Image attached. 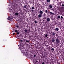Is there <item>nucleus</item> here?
I'll use <instances>...</instances> for the list:
<instances>
[{"instance_id": "nucleus-1", "label": "nucleus", "mask_w": 64, "mask_h": 64, "mask_svg": "<svg viewBox=\"0 0 64 64\" xmlns=\"http://www.w3.org/2000/svg\"><path fill=\"white\" fill-rule=\"evenodd\" d=\"M18 46H19L20 47H19V48L20 49V50L22 52H23L24 51V48L23 46H22L21 45V44L19 45H18Z\"/></svg>"}, {"instance_id": "nucleus-2", "label": "nucleus", "mask_w": 64, "mask_h": 64, "mask_svg": "<svg viewBox=\"0 0 64 64\" xmlns=\"http://www.w3.org/2000/svg\"><path fill=\"white\" fill-rule=\"evenodd\" d=\"M60 40L58 38H57L56 39V44H58L59 43H60Z\"/></svg>"}, {"instance_id": "nucleus-3", "label": "nucleus", "mask_w": 64, "mask_h": 64, "mask_svg": "<svg viewBox=\"0 0 64 64\" xmlns=\"http://www.w3.org/2000/svg\"><path fill=\"white\" fill-rule=\"evenodd\" d=\"M22 53H23L25 55H28V52H26V51H24L23 52H22Z\"/></svg>"}, {"instance_id": "nucleus-4", "label": "nucleus", "mask_w": 64, "mask_h": 64, "mask_svg": "<svg viewBox=\"0 0 64 64\" xmlns=\"http://www.w3.org/2000/svg\"><path fill=\"white\" fill-rule=\"evenodd\" d=\"M24 31H25V32L26 33H27L28 32H28H30V29L29 30H27L25 29V30H24Z\"/></svg>"}, {"instance_id": "nucleus-5", "label": "nucleus", "mask_w": 64, "mask_h": 64, "mask_svg": "<svg viewBox=\"0 0 64 64\" xmlns=\"http://www.w3.org/2000/svg\"><path fill=\"white\" fill-rule=\"evenodd\" d=\"M43 13V11H42L41 10H40V11L39 12V13L40 14H42Z\"/></svg>"}, {"instance_id": "nucleus-6", "label": "nucleus", "mask_w": 64, "mask_h": 64, "mask_svg": "<svg viewBox=\"0 0 64 64\" xmlns=\"http://www.w3.org/2000/svg\"><path fill=\"white\" fill-rule=\"evenodd\" d=\"M38 17L39 18H41L42 17V14H40L38 15Z\"/></svg>"}, {"instance_id": "nucleus-7", "label": "nucleus", "mask_w": 64, "mask_h": 64, "mask_svg": "<svg viewBox=\"0 0 64 64\" xmlns=\"http://www.w3.org/2000/svg\"><path fill=\"white\" fill-rule=\"evenodd\" d=\"M49 13L50 14H52V15H54V13L51 12H49Z\"/></svg>"}, {"instance_id": "nucleus-8", "label": "nucleus", "mask_w": 64, "mask_h": 64, "mask_svg": "<svg viewBox=\"0 0 64 64\" xmlns=\"http://www.w3.org/2000/svg\"><path fill=\"white\" fill-rule=\"evenodd\" d=\"M46 20L47 21H50V19L49 18H47L46 19Z\"/></svg>"}, {"instance_id": "nucleus-9", "label": "nucleus", "mask_w": 64, "mask_h": 64, "mask_svg": "<svg viewBox=\"0 0 64 64\" xmlns=\"http://www.w3.org/2000/svg\"><path fill=\"white\" fill-rule=\"evenodd\" d=\"M55 30L56 31H58L59 30V28H56Z\"/></svg>"}, {"instance_id": "nucleus-10", "label": "nucleus", "mask_w": 64, "mask_h": 64, "mask_svg": "<svg viewBox=\"0 0 64 64\" xmlns=\"http://www.w3.org/2000/svg\"><path fill=\"white\" fill-rule=\"evenodd\" d=\"M49 7H50V8H52L53 7L50 4L49 5Z\"/></svg>"}, {"instance_id": "nucleus-11", "label": "nucleus", "mask_w": 64, "mask_h": 64, "mask_svg": "<svg viewBox=\"0 0 64 64\" xmlns=\"http://www.w3.org/2000/svg\"><path fill=\"white\" fill-rule=\"evenodd\" d=\"M10 20H12L13 19V18L11 16H10Z\"/></svg>"}, {"instance_id": "nucleus-12", "label": "nucleus", "mask_w": 64, "mask_h": 64, "mask_svg": "<svg viewBox=\"0 0 64 64\" xmlns=\"http://www.w3.org/2000/svg\"><path fill=\"white\" fill-rule=\"evenodd\" d=\"M19 14V13H17V12H16L15 14V15H16L17 16H18V14Z\"/></svg>"}, {"instance_id": "nucleus-13", "label": "nucleus", "mask_w": 64, "mask_h": 64, "mask_svg": "<svg viewBox=\"0 0 64 64\" xmlns=\"http://www.w3.org/2000/svg\"><path fill=\"white\" fill-rule=\"evenodd\" d=\"M52 42H55V39L52 40Z\"/></svg>"}, {"instance_id": "nucleus-14", "label": "nucleus", "mask_w": 64, "mask_h": 64, "mask_svg": "<svg viewBox=\"0 0 64 64\" xmlns=\"http://www.w3.org/2000/svg\"><path fill=\"white\" fill-rule=\"evenodd\" d=\"M55 34H56V32H53L52 34L53 36H54Z\"/></svg>"}, {"instance_id": "nucleus-15", "label": "nucleus", "mask_w": 64, "mask_h": 64, "mask_svg": "<svg viewBox=\"0 0 64 64\" xmlns=\"http://www.w3.org/2000/svg\"><path fill=\"white\" fill-rule=\"evenodd\" d=\"M47 1L48 3H50V0H47Z\"/></svg>"}, {"instance_id": "nucleus-16", "label": "nucleus", "mask_w": 64, "mask_h": 64, "mask_svg": "<svg viewBox=\"0 0 64 64\" xmlns=\"http://www.w3.org/2000/svg\"><path fill=\"white\" fill-rule=\"evenodd\" d=\"M45 12L46 13H48V10H45Z\"/></svg>"}, {"instance_id": "nucleus-17", "label": "nucleus", "mask_w": 64, "mask_h": 64, "mask_svg": "<svg viewBox=\"0 0 64 64\" xmlns=\"http://www.w3.org/2000/svg\"><path fill=\"white\" fill-rule=\"evenodd\" d=\"M58 18L59 19H60V16H58Z\"/></svg>"}, {"instance_id": "nucleus-18", "label": "nucleus", "mask_w": 64, "mask_h": 64, "mask_svg": "<svg viewBox=\"0 0 64 64\" xmlns=\"http://www.w3.org/2000/svg\"><path fill=\"white\" fill-rule=\"evenodd\" d=\"M24 6V8H26L27 7V6L26 5Z\"/></svg>"}, {"instance_id": "nucleus-19", "label": "nucleus", "mask_w": 64, "mask_h": 64, "mask_svg": "<svg viewBox=\"0 0 64 64\" xmlns=\"http://www.w3.org/2000/svg\"><path fill=\"white\" fill-rule=\"evenodd\" d=\"M47 36H48V34H46L45 35V37H47Z\"/></svg>"}, {"instance_id": "nucleus-20", "label": "nucleus", "mask_w": 64, "mask_h": 64, "mask_svg": "<svg viewBox=\"0 0 64 64\" xmlns=\"http://www.w3.org/2000/svg\"><path fill=\"white\" fill-rule=\"evenodd\" d=\"M7 19L8 20H10V18H7Z\"/></svg>"}, {"instance_id": "nucleus-21", "label": "nucleus", "mask_w": 64, "mask_h": 64, "mask_svg": "<svg viewBox=\"0 0 64 64\" xmlns=\"http://www.w3.org/2000/svg\"><path fill=\"white\" fill-rule=\"evenodd\" d=\"M51 50H52L53 51H54V49L53 48H52V49H51Z\"/></svg>"}, {"instance_id": "nucleus-22", "label": "nucleus", "mask_w": 64, "mask_h": 64, "mask_svg": "<svg viewBox=\"0 0 64 64\" xmlns=\"http://www.w3.org/2000/svg\"><path fill=\"white\" fill-rule=\"evenodd\" d=\"M32 9H34V7H32Z\"/></svg>"}, {"instance_id": "nucleus-23", "label": "nucleus", "mask_w": 64, "mask_h": 64, "mask_svg": "<svg viewBox=\"0 0 64 64\" xmlns=\"http://www.w3.org/2000/svg\"><path fill=\"white\" fill-rule=\"evenodd\" d=\"M34 22L35 23H37V22L36 20L34 21Z\"/></svg>"}, {"instance_id": "nucleus-24", "label": "nucleus", "mask_w": 64, "mask_h": 64, "mask_svg": "<svg viewBox=\"0 0 64 64\" xmlns=\"http://www.w3.org/2000/svg\"><path fill=\"white\" fill-rule=\"evenodd\" d=\"M20 41L22 42H23V40H21L20 41Z\"/></svg>"}, {"instance_id": "nucleus-25", "label": "nucleus", "mask_w": 64, "mask_h": 64, "mask_svg": "<svg viewBox=\"0 0 64 64\" xmlns=\"http://www.w3.org/2000/svg\"><path fill=\"white\" fill-rule=\"evenodd\" d=\"M34 61H35V62H38V61H37V60H34Z\"/></svg>"}, {"instance_id": "nucleus-26", "label": "nucleus", "mask_w": 64, "mask_h": 64, "mask_svg": "<svg viewBox=\"0 0 64 64\" xmlns=\"http://www.w3.org/2000/svg\"><path fill=\"white\" fill-rule=\"evenodd\" d=\"M15 32H18V31L17 30H16L15 31Z\"/></svg>"}, {"instance_id": "nucleus-27", "label": "nucleus", "mask_w": 64, "mask_h": 64, "mask_svg": "<svg viewBox=\"0 0 64 64\" xmlns=\"http://www.w3.org/2000/svg\"><path fill=\"white\" fill-rule=\"evenodd\" d=\"M16 34H17V35H18V34H19V32H18L16 33Z\"/></svg>"}, {"instance_id": "nucleus-28", "label": "nucleus", "mask_w": 64, "mask_h": 64, "mask_svg": "<svg viewBox=\"0 0 64 64\" xmlns=\"http://www.w3.org/2000/svg\"><path fill=\"white\" fill-rule=\"evenodd\" d=\"M62 7H64V4H62Z\"/></svg>"}, {"instance_id": "nucleus-29", "label": "nucleus", "mask_w": 64, "mask_h": 64, "mask_svg": "<svg viewBox=\"0 0 64 64\" xmlns=\"http://www.w3.org/2000/svg\"><path fill=\"white\" fill-rule=\"evenodd\" d=\"M49 9H50V10H53V9L52 8H49Z\"/></svg>"}, {"instance_id": "nucleus-30", "label": "nucleus", "mask_w": 64, "mask_h": 64, "mask_svg": "<svg viewBox=\"0 0 64 64\" xmlns=\"http://www.w3.org/2000/svg\"><path fill=\"white\" fill-rule=\"evenodd\" d=\"M61 19H63V16H61Z\"/></svg>"}, {"instance_id": "nucleus-31", "label": "nucleus", "mask_w": 64, "mask_h": 64, "mask_svg": "<svg viewBox=\"0 0 64 64\" xmlns=\"http://www.w3.org/2000/svg\"><path fill=\"white\" fill-rule=\"evenodd\" d=\"M26 42H29V41H28L27 40H26Z\"/></svg>"}, {"instance_id": "nucleus-32", "label": "nucleus", "mask_w": 64, "mask_h": 64, "mask_svg": "<svg viewBox=\"0 0 64 64\" xmlns=\"http://www.w3.org/2000/svg\"><path fill=\"white\" fill-rule=\"evenodd\" d=\"M16 27H17V28H19V26H16Z\"/></svg>"}, {"instance_id": "nucleus-33", "label": "nucleus", "mask_w": 64, "mask_h": 64, "mask_svg": "<svg viewBox=\"0 0 64 64\" xmlns=\"http://www.w3.org/2000/svg\"><path fill=\"white\" fill-rule=\"evenodd\" d=\"M36 56V54H34V57H35Z\"/></svg>"}, {"instance_id": "nucleus-34", "label": "nucleus", "mask_w": 64, "mask_h": 64, "mask_svg": "<svg viewBox=\"0 0 64 64\" xmlns=\"http://www.w3.org/2000/svg\"><path fill=\"white\" fill-rule=\"evenodd\" d=\"M42 64H45V63H44V62H43L42 63Z\"/></svg>"}, {"instance_id": "nucleus-35", "label": "nucleus", "mask_w": 64, "mask_h": 64, "mask_svg": "<svg viewBox=\"0 0 64 64\" xmlns=\"http://www.w3.org/2000/svg\"><path fill=\"white\" fill-rule=\"evenodd\" d=\"M34 60H36V58H34Z\"/></svg>"}, {"instance_id": "nucleus-36", "label": "nucleus", "mask_w": 64, "mask_h": 64, "mask_svg": "<svg viewBox=\"0 0 64 64\" xmlns=\"http://www.w3.org/2000/svg\"><path fill=\"white\" fill-rule=\"evenodd\" d=\"M13 35H15V33H13Z\"/></svg>"}, {"instance_id": "nucleus-37", "label": "nucleus", "mask_w": 64, "mask_h": 64, "mask_svg": "<svg viewBox=\"0 0 64 64\" xmlns=\"http://www.w3.org/2000/svg\"><path fill=\"white\" fill-rule=\"evenodd\" d=\"M10 2H11V0H8Z\"/></svg>"}, {"instance_id": "nucleus-38", "label": "nucleus", "mask_w": 64, "mask_h": 64, "mask_svg": "<svg viewBox=\"0 0 64 64\" xmlns=\"http://www.w3.org/2000/svg\"><path fill=\"white\" fill-rule=\"evenodd\" d=\"M57 64H60V63H58Z\"/></svg>"}, {"instance_id": "nucleus-39", "label": "nucleus", "mask_w": 64, "mask_h": 64, "mask_svg": "<svg viewBox=\"0 0 64 64\" xmlns=\"http://www.w3.org/2000/svg\"><path fill=\"white\" fill-rule=\"evenodd\" d=\"M32 11H33V10H32Z\"/></svg>"}, {"instance_id": "nucleus-40", "label": "nucleus", "mask_w": 64, "mask_h": 64, "mask_svg": "<svg viewBox=\"0 0 64 64\" xmlns=\"http://www.w3.org/2000/svg\"><path fill=\"white\" fill-rule=\"evenodd\" d=\"M24 49H25L24 48V51H25V50H24Z\"/></svg>"}]
</instances>
